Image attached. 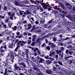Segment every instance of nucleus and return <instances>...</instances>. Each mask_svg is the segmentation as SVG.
Listing matches in <instances>:
<instances>
[{
	"mask_svg": "<svg viewBox=\"0 0 75 75\" xmlns=\"http://www.w3.org/2000/svg\"><path fill=\"white\" fill-rule=\"evenodd\" d=\"M53 20H54V19L52 18L51 20H50V21L47 22V25H50L51 23H52Z\"/></svg>",
	"mask_w": 75,
	"mask_h": 75,
	"instance_id": "nucleus-25",
	"label": "nucleus"
},
{
	"mask_svg": "<svg viewBox=\"0 0 75 75\" xmlns=\"http://www.w3.org/2000/svg\"><path fill=\"white\" fill-rule=\"evenodd\" d=\"M17 26H15L13 27L12 28V29L13 31H16L17 30Z\"/></svg>",
	"mask_w": 75,
	"mask_h": 75,
	"instance_id": "nucleus-19",
	"label": "nucleus"
},
{
	"mask_svg": "<svg viewBox=\"0 0 75 75\" xmlns=\"http://www.w3.org/2000/svg\"><path fill=\"white\" fill-rule=\"evenodd\" d=\"M14 43L13 42H12L11 43H9V45L8 46V48H13L14 46Z\"/></svg>",
	"mask_w": 75,
	"mask_h": 75,
	"instance_id": "nucleus-9",
	"label": "nucleus"
},
{
	"mask_svg": "<svg viewBox=\"0 0 75 75\" xmlns=\"http://www.w3.org/2000/svg\"><path fill=\"white\" fill-rule=\"evenodd\" d=\"M14 54H13V53H11L9 59L10 61H11L12 63L14 62Z\"/></svg>",
	"mask_w": 75,
	"mask_h": 75,
	"instance_id": "nucleus-5",
	"label": "nucleus"
},
{
	"mask_svg": "<svg viewBox=\"0 0 75 75\" xmlns=\"http://www.w3.org/2000/svg\"><path fill=\"white\" fill-rule=\"evenodd\" d=\"M48 37H49V35H45L44 36H43V38H48Z\"/></svg>",
	"mask_w": 75,
	"mask_h": 75,
	"instance_id": "nucleus-52",
	"label": "nucleus"
},
{
	"mask_svg": "<svg viewBox=\"0 0 75 75\" xmlns=\"http://www.w3.org/2000/svg\"><path fill=\"white\" fill-rule=\"evenodd\" d=\"M51 6H50V5H49V7H47V8H45V9H48V11H51Z\"/></svg>",
	"mask_w": 75,
	"mask_h": 75,
	"instance_id": "nucleus-37",
	"label": "nucleus"
},
{
	"mask_svg": "<svg viewBox=\"0 0 75 75\" xmlns=\"http://www.w3.org/2000/svg\"><path fill=\"white\" fill-rule=\"evenodd\" d=\"M7 6H4V8H3V10H5V11H6V10H7Z\"/></svg>",
	"mask_w": 75,
	"mask_h": 75,
	"instance_id": "nucleus-54",
	"label": "nucleus"
},
{
	"mask_svg": "<svg viewBox=\"0 0 75 75\" xmlns=\"http://www.w3.org/2000/svg\"><path fill=\"white\" fill-rule=\"evenodd\" d=\"M8 55L6 57V58H8H8L10 57V54L8 53Z\"/></svg>",
	"mask_w": 75,
	"mask_h": 75,
	"instance_id": "nucleus-61",
	"label": "nucleus"
},
{
	"mask_svg": "<svg viewBox=\"0 0 75 75\" xmlns=\"http://www.w3.org/2000/svg\"><path fill=\"white\" fill-rule=\"evenodd\" d=\"M28 45H30V44H31V40H28Z\"/></svg>",
	"mask_w": 75,
	"mask_h": 75,
	"instance_id": "nucleus-45",
	"label": "nucleus"
},
{
	"mask_svg": "<svg viewBox=\"0 0 75 75\" xmlns=\"http://www.w3.org/2000/svg\"><path fill=\"white\" fill-rule=\"evenodd\" d=\"M18 65H22L24 67H23V69H22V71H23V70H24V69H25V68H26V65L25 63L24 62H21V63H20L19 62H18Z\"/></svg>",
	"mask_w": 75,
	"mask_h": 75,
	"instance_id": "nucleus-3",
	"label": "nucleus"
},
{
	"mask_svg": "<svg viewBox=\"0 0 75 75\" xmlns=\"http://www.w3.org/2000/svg\"><path fill=\"white\" fill-rule=\"evenodd\" d=\"M35 45V43H34V42H32L31 45L32 46H34Z\"/></svg>",
	"mask_w": 75,
	"mask_h": 75,
	"instance_id": "nucleus-62",
	"label": "nucleus"
},
{
	"mask_svg": "<svg viewBox=\"0 0 75 75\" xmlns=\"http://www.w3.org/2000/svg\"><path fill=\"white\" fill-rule=\"evenodd\" d=\"M34 70H35V71H37V72H38V67H37V66H35L33 67Z\"/></svg>",
	"mask_w": 75,
	"mask_h": 75,
	"instance_id": "nucleus-30",
	"label": "nucleus"
},
{
	"mask_svg": "<svg viewBox=\"0 0 75 75\" xmlns=\"http://www.w3.org/2000/svg\"><path fill=\"white\" fill-rule=\"evenodd\" d=\"M16 38H22V36L21 35H18L15 37Z\"/></svg>",
	"mask_w": 75,
	"mask_h": 75,
	"instance_id": "nucleus-34",
	"label": "nucleus"
},
{
	"mask_svg": "<svg viewBox=\"0 0 75 75\" xmlns=\"http://www.w3.org/2000/svg\"><path fill=\"white\" fill-rule=\"evenodd\" d=\"M49 59L50 60V61H52H52H54L55 60L53 58L51 57H50Z\"/></svg>",
	"mask_w": 75,
	"mask_h": 75,
	"instance_id": "nucleus-41",
	"label": "nucleus"
},
{
	"mask_svg": "<svg viewBox=\"0 0 75 75\" xmlns=\"http://www.w3.org/2000/svg\"><path fill=\"white\" fill-rule=\"evenodd\" d=\"M31 65L32 66L33 68L37 66V65H36V64H35V63H32L31 64Z\"/></svg>",
	"mask_w": 75,
	"mask_h": 75,
	"instance_id": "nucleus-38",
	"label": "nucleus"
},
{
	"mask_svg": "<svg viewBox=\"0 0 75 75\" xmlns=\"http://www.w3.org/2000/svg\"><path fill=\"white\" fill-rule=\"evenodd\" d=\"M30 1L31 2H32V3H33V4H36V5H38V3H37V2H36V1H34L32 0H30Z\"/></svg>",
	"mask_w": 75,
	"mask_h": 75,
	"instance_id": "nucleus-28",
	"label": "nucleus"
},
{
	"mask_svg": "<svg viewBox=\"0 0 75 75\" xmlns=\"http://www.w3.org/2000/svg\"><path fill=\"white\" fill-rule=\"evenodd\" d=\"M56 46V45H55V44H54L53 43H52L50 47L51 48H52L54 49V48Z\"/></svg>",
	"mask_w": 75,
	"mask_h": 75,
	"instance_id": "nucleus-15",
	"label": "nucleus"
},
{
	"mask_svg": "<svg viewBox=\"0 0 75 75\" xmlns=\"http://www.w3.org/2000/svg\"><path fill=\"white\" fill-rule=\"evenodd\" d=\"M1 24L2 25H3V27H4V28H7V25L4 23L2 22Z\"/></svg>",
	"mask_w": 75,
	"mask_h": 75,
	"instance_id": "nucleus-26",
	"label": "nucleus"
},
{
	"mask_svg": "<svg viewBox=\"0 0 75 75\" xmlns=\"http://www.w3.org/2000/svg\"><path fill=\"white\" fill-rule=\"evenodd\" d=\"M40 38H38L37 40L36 41V43H37V42H38L39 41H40Z\"/></svg>",
	"mask_w": 75,
	"mask_h": 75,
	"instance_id": "nucleus-63",
	"label": "nucleus"
},
{
	"mask_svg": "<svg viewBox=\"0 0 75 75\" xmlns=\"http://www.w3.org/2000/svg\"><path fill=\"white\" fill-rule=\"evenodd\" d=\"M6 19L5 21V23H7L8 22V20H10V18L8 17V18H6Z\"/></svg>",
	"mask_w": 75,
	"mask_h": 75,
	"instance_id": "nucleus-32",
	"label": "nucleus"
},
{
	"mask_svg": "<svg viewBox=\"0 0 75 75\" xmlns=\"http://www.w3.org/2000/svg\"><path fill=\"white\" fill-rule=\"evenodd\" d=\"M57 62L60 65H63L62 64V63L61 61H57Z\"/></svg>",
	"mask_w": 75,
	"mask_h": 75,
	"instance_id": "nucleus-47",
	"label": "nucleus"
},
{
	"mask_svg": "<svg viewBox=\"0 0 75 75\" xmlns=\"http://www.w3.org/2000/svg\"><path fill=\"white\" fill-rule=\"evenodd\" d=\"M16 8L15 7L13 8V11L14 12H16Z\"/></svg>",
	"mask_w": 75,
	"mask_h": 75,
	"instance_id": "nucleus-60",
	"label": "nucleus"
},
{
	"mask_svg": "<svg viewBox=\"0 0 75 75\" xmlns=\"http://www.w3.org/2000/svg\"><path fill=\"white\" fill-rule=\"evenodd\" d=\"M46 72L48 74H51L52 72H53L52 71L51 69H50V70L47 69L46 71Z\"/></svg>",
	"mask_w": 75,
	"mask_h": 75,
	"instance_id": "nucleus-8",
	"label": "nucleus"
},
{
	"mask_svg": "<svg viewBox=\"0 0 75 75\" xmlns=\"http://www.w3.org/2000/svg\"><path fill=\"white\" fill-rule=\"evenodd\" d=\"M18 42H19V39H17L16 40H15V43H14V47H15L16 46V44H17Z\"/></svg>",
	"mask_w": 75,
	"mask_h": 75,
	"instance_id": "nucleus-20",
	"label": "nucleus"
},
{
	"mask_svg": "<svg viewBox=\"0 0 75 75\" xmlns=\"http://www.w3.org/2000/svg\"><path fill=\"white\" fill-rule=\"evenodd\" d=\"M18 54H19L20 56H23V57H24V55L25 54V52H23V51L19 50L18 51Z\"/></svg>",
	"mask_w": 75,
	"mask_h": 75,
	"instance_id": "nucleus-4",
	"label": "nucleus"
},
{
	"mask_svg": "<svg viewBox=\"0 0 75 75\" xmlns=\"http://www.w3.org/2000/svg\"><path fill=\"white\" fill-rule=\"evenodd\" d=\"M28 27L27 28V29L28 30H30L31 29V28L32 27V25H31V23H29L28 25Z\"/></svg>",
	"mask_w": 75,
	"mask_h": 75,
	"instance_id": "nucleus-16",
	"label": "nucleus"
},
{
	"mask_svg": "<svg viewBox=\"0 0 75 75\" xmlns=\"http://www.w3.org/2000/svg\"><path fill=\"white\" fill-rule=\"evenodd\" d=\"M57 8H58L57 7V6H55L53 7V8H54V9H55V10H57Z\"/></svg>",
	"mask_w": 75,
	"mask_h": 75,
	"instance_id": "nucleus-64",
	"label": "nucleus"
},
{
	"mask_svg": "<svg viewBox=\"0 0 75 75\" xmlns=\"http://www.w3.org/2000/svg\"><path fill=\"white\" fill-rule=\"evenodd\" d=\"M66 17H67L69 19L71 20V21H72V16L69 14H68L67 15Z\"/></svg>",
	"mask_w": 75,
	"mask_h": 75,
	"instance_id": "nucleus-13",
	"label": "nucleus"
},
{
	"mask_svg": "<svg viewBox=\"0 0 75 75\" xmlns=\"http://www.w3.org/2000/svg\"><path fill=\"white\" fill-rule=\"evenodd\" d=\"M11 31L8 30L6 32V34L7 35H11Z\"/></svg>",
	"mask_w": 75,
	"mask_h": 75,
	"instance_id": "nucleus-21",
	"label": "nucleus"
},
{
	"mask_svg": "<svg viewBox=\"0 0 75 75\" xmlns=\"http://www.w3.org/2000/svg\"><path fill=\"white\" fill-rule=\"evenodd\" d=\"M43 13H44V15H45L46 16L47 15V16H49V13H47L45 11L43 12Z\"/></svg>",
	"mask_w": 75,
	"mask_h": 75,
	"instance_id": "nucleus-46",
	"label": "nucleus"
},
{
	"mask_svg": "<svg viewBox=\"0 0 75 75\" xmlns=\"http://www.w3.org/2000/svg\"><path fill=\"white\" fill-rule=\"evenodd\" d=\"M59 5L61 6L62 8L65 11H66V10H67V8H66L65 7L62 3H61V2H60L59 3Z\"/></svg>",
	"mask_w": 75,
	"mask_h": 75,
	"instance_id": "nucleus-7",
	"label": "nucleus"
},
{
	"mask_svg": "<svg viewBox=\"0 0 75 75\" xmlns=\"http://www.w3.org/2000/svg\"><path fill=\"white\" fill-rule=\"evenodd\" d=\"M15 3L16 6H20V4L18 3V2L15 1Z\"/></svg>",
	"mask_w": 75,
	"mask_h": 75,
	"instance_id": "nucleus-40",
	"label": "nucleus"
},
{
	"mask_svg": "<svg viewBox=\"0 0 75 75\" xmlns=\"http://www.w3.org/2000/svg\"><path fill=\"white\" fill-rule=\"evenodd\" d=\"M45 21L43 20H40V24H42L43 25L44 24V23H45Z\"/></svg>",
	"mask_w": 75,
	"mask_h": 75,
	"instance_id": "nucleus-31",
	"label": "nucleus"
},
{
	"mask_svg": "<svg viewBox=\"0 0 75 75\" xmlns=\"http://www.w3.org/2000/svg\"><path fill=\"white\" fill-rule=\"evenodd\" d=\"M25 4H30V2L29 1H28V0H26L25 1Z\"/></svg>",
	"mask_w": 75,
	"mask_h": 75,
	"instance_id": "nucleus-58",
	"label": "nucleus"
},
{
	"mask_svg": "<svg viewBox=\"0 0 75 75\" xmlns=\"http://www.w3.org/2000/svg\"><path fill=\"white\" fill-rule=\"evenodd\" d=\"M36 35H34L32 36V41H34L36 40Z\"/></svg>",
	"mask_w": 75,
	"mask_h": 75,
	"instance_id": "nucleus-17",
	"label": "nucleus"
},
{
	"mask_svg": "<svg viewBox=\"0 0 75 75\" xmlns=\"http://www.w3.org/2000/svg\"><path fill=\"white\" fill-rule=\"evenodd\" d=\"M69 54L70 55H74V52H73L72 50H70L69 51Z\"/></svg>",
	"mask_w": 75,
	"mask_h": 75,
	"instance_id": "nucleus-23",
	"label": "nucleus"
},
{
	"mask_svg": "<svg viewBox=\"0 0 75 75\" xmlns=\"http://www.w3.org/2000/svg\"><path fill=\"white\" fill-rule=\"evenodd\" d=\"M74 62V59H71L69 60L68 61V62L69 63V64H72V62Z\"/></svg>",
	"mask_w": 75,
	"mask_h": 75,
	"instance_id": "nucleus-18",
	"label": "nucleus"
},
{
	"mask_svg": "<svg viewBox=\"0 0 75 75\" xmlns=\"http://www.w3.org/2000/svg\"><path fill=\"white\" fill-rule=\"evenodd\" d=\"M14 55H15V57H16V58H18V57H20V56L18 54H17L16 53H14Z\"/></svg>",
	"mask_w": 75,
	"mask_h": 75,
	"instance_id": "nucleus-33",
	"label": "nucleus"
},
{
	"mask_svg": "<svg viewBox=\"0 0 75 75\" xmlns=\"http://www.w3.org/2000/svg\"><path fill=\"white\" fill-rule=\"evenodd\" d=\"M36 1L37 3H38V4H40L44 8H47V7L50 6V4H47L46 3H43V0H42L41 1L40 0V1L36 0Z\"/></svg>",
	"mask_w": 75,
	"mask_h": 75,
	"instance_id": "nucleus-1",
	"label": "nucleus"
},
{
	"mask_svg": "<svg viewBox=\"0 0 75 75\" xmlns=\"http://www.w3.org/2000/svg\"><path fill=\"white\" fill-rule=\"evenodd\" d=\"M45 62L46 63L47 65H49L52 63V61H50V60H47L45 61Z\"/></svg>",
	"mask_w": 75,
	"mask_h": 75,
	"instance_id": "nucleus-10",
	"label": "nucleus"
},
{
	"mask_svg": "<svg viewBox=\"0 0 75 75\" xmlns=\"http://www.w3.org/2000/svg\"><path fill=\"white\" fill-rule=\"evenodd\" d=\"M53 40L54 42L57 41V38H55V37H54L53 39Z\"/></svg>",
	"mask_w": 75,
	"mask_h": 75,
	"instance_id": "nucleus-55",
	"label": "nucleus"
},
{
	"mask_svg": "<svg viewBox=\"0 0 75 75\" xmlns=\"http://www.w3.org/2000/svg\"><path fill=\"white\" fill-rule=\"evenodd\" d=\"M20 48L17 45L16 47V49L14 50V51H15V52H17L18 51V50Z\"/></svg>",
	"mask_w": 75,
	"mask_h": 75,
	"instance_id": "nucleus-35",
	"label": "nucleus"
},
{
	"mask_svg": "<svg viewBox=\"0 0 75 75\" xmlns=\"http://www.w3.org/2000/svg\"><path fill=\"white\" fill-rule=\"evenodd\" d=\"M36 7L38 10H39V9H40V8L41 7V6H36Z\"/></svg>",
	"mask_w": 75,
	"mask_h": 75,
	"instance_id": "nucleus-53",
	"label": "nucleus"
},
{
	"mask_svg": "<svg viewBox=\"0 0 75 75\" xmlns=\"http://www.w3.org/2000/svg\"><path fill=\"white\" fill-rule=\"evenodd\" d=\"M58 41L59 43H61V42H63V40H61L60 39H59L58 40Z\"/></svg>",
	"mask_w": 75,
	"mask_h": 75,
	"instance_id": "nucleus-39",
	"label": "nucleus"
},
{
	"mask_svg": "<svg viewBox=\"0 0 75 75\" xmlns=\"http://www.w3.org/2000/svg\"><path fill=\"white\" fill-rule=\"evenodd\" d=\"M46 49L48 50V51H50V46H47L46 47Z\"/></svg>",
	"mask_w": 75,
	"mask_h": 75,
	"instance_id": "nucleus-44",
	"label": "nucleus"
},
{
	"mask_svg": "<svg viewBox=\"0 0 75 75\" xmlns=\"http://www.w3.org/2000/svg\"><path fill=\"white\" fill-rule=\"evenodd\" d=\"M16 45L20 48L21 47H24V44L21 42V41L20 40L16 44Z\"/></svg>",
	"mask_w": 75,
	"mask_h": 75,
	"instance_id": "nucleus-2",
	"label": "nucleus"
},
{
	"mask_svg": "<svg viewBox=\"0 0 75 75\" xmlns=\"http://www.w3.org/2000/svg\"><path fill=\"white\" fill-rule=\"evenodd\" d=\"M37 51H38L37 53H38V55H40L41 57H44V54H41V53L40 52V50H39V49H38V50Z\"/></svg>",
	"mask_w": 75,
	"mask_h": 75,
	"instance_id": "nucleus-12",
	"label": "nucleus"
},
{
	"mask_svg": "<svg viewBox=\"0 0 75 75\" xmlns=\"http://www.w3.org/2000/svg\"><path fill=\"white\" fill-rule=\"evenodd\" d=\"M64 53H62V54L61 53H59V59H62L63 58V57H64Z\"/></svg>",
	"mask_w": 75,
	"mask_h": 75,
	"instance_id": "nucleus-11",
	"label": "nucleus"
},
{
	"mask_svg": "<svg viewBox=\"0 0 75 75\" xmlns=\"http://www.w3.org/2000/svg\"><path fill=\"white\" fill-rule=\"evenodd\" d=\"M25 54L26 55V57H28V52H25Z\"/></svg>",
	"mask_w": 75,
	"mask_h": 75,
	"instance_id": "nucleus-59",
	"label": "nucleus"
},
{
	"mask_svg": "<svg viewBox=\"0 0 75 75\" xmlns=\"http://www.w3.org/2000/svg\"><path fill=\"white\" fill-rule=\"evenodd\" d=\"M53 71H57V68L55 66H53V69H52Z\"/></svg>",
	"mask_w": 75,
	"mask_h": 75,
	"instance_id": "nucleus-42",
	"label": "nucleus"
},
{
	"mask_svg": "<svg viewBox=\"0 0 75 75\" xmlns=\"http://www.w3.org/2000/svg\"><path fill=\"white\" fill-rule=\"evenodd\" d=\"M67 13V12H64V14H63V15L61 14V16H62V18H65V14Z\"/></svg>",
	"mask_w": 75,
	"mask_h": 75,
	"instance_id": "nucleus-36",
	"label": "nucleus"
},
{
	"mask_svg": "<svg viewBox=\"0 0 75 75\" xmlns=\"http://www.w3.org/2000/svg\"><path fill=\"white\" fill-rule=\"evenodd\" d=\"M19 14L21 15L23 17H25V14H26V12H24V11H19Z\"/></svg>",
	"mask_w": 75,
	"mask_h": 75,
	"instance_id": "nucleus-6",
	"label": "nucleus"
},
{
	"mask_svg": "<svg viewBox=\"0 0 75 75\" xmlns=\"http://www.w3.org/2000/svg\"><path fill=\"white\" fill-rule=\"evenodd\" d=\"M14 67H15V69H16V70H17V69H18L19 68H20V67H18V66H15Z\"/></svg>",
	"mask_w": 75,
	"mask_h": 75,
	"instance_id": "nucleus-50",
	"label": "nucleus"
},
{
	"mask_svg": "<svg viewBox=\"0 0 75 75\" xmlns=\"http://www.w3.org/2000/svg\"><path fill=\"white\" fill-rule=\"evenodd\" d=\"M25 13H26V14L27 15H28V14H31V13L30 11H29L28 10L25 11Z\"/></svg>",
	"mask_w": 75,
	"mask_h": 75,
	"instance_id": "nucleus-24",
	"label": "nucleus"
},
{
	"mask_svg": "<svg viewBox=\"0 0 75 75\" xmlns=\"http://www.w3.org/2000/svg\"><path fill=\"white\" fill-rule=\"evenodd\" d=\"M38 61L39 63H42L44 61H45V60L43 59L42 58H40V59Z\"/></svg>",
	"mask_w": 75,
	"mask_h": 75,
	"instance_id": "nucleus-14",
	"label": "nucleus"
},
{
	"mask_svg": "<svg viewBox=\"0 0 75 75\" xmlns=\"http://www.w3.org/2000/svg\"><path fill=\"white\" fill-rule=\"evenodd\" d=\"M5 61H6V62L7 64H8V63L10 64V61H8V59H6Z\"/></svg>",
	"mask_w": 75,
	"mask_h": 75,
	"instance_id": "nucleus-51",
	"label": "nucleus"
},
{
	"mask_svg": "<svg viewBox=\"0 0 75 75\" xmlns=\"http://www.w3.org/2000/svg\"><path fill=\"white\" fill-rule=\"evenodd\" d=\"M4 48V49H7V47L6 46V45H5L4 46H1V48H0V50H1L2 48Z\"/></svg>",
	"mask_w": 75,
	"mask_h": 75,
	"instance_id": "nucleus-27",
	"label": "nucleus"
},
{
	"mask_svg": "<svg viewBox=\"0 0 75 75\" xmlns=\"http://www.w3.org/2000/svg\"><path fill=\"white\" fill-rule=\"evenodd\" d=\"M64 55H65L64 58H65V59H68L69 58H71V57H72V56H68L67 55H66L64 54Z\"/></svg>",
	"mask_w": 75,
	"mask_h": 75,
	"instance_id": "nucleus-22",
	"label": "nucleus"
},
{
	"mask_svg": "<svg viewBox=\"0 0 75 75\" xmlns=\"http://www.w3.org/2000/svg\"><path fill=\"white\" fill-rule=\"evenodd\" d=\"M47 44H48V45H50L52 44V43H51V42L49 41L48 42V43H47Z\"/></svg>",
	"mask_w": 75,
	"mask_h": 75,
	"instance_id": "nucleus-48",
	"label": "nucleus"
},
{
	"mask_svg": "<svg viewBox=\"0 0 75 75\" xmlns=\"http://www.w3.org/2000/svg\"><path fill=\"white\" fill-rule=\"evenodd\" d=\"M59 12H61V13H62L63 14H64L65 13V11H62V9H60V10L59 11Z\"/></svg>",
	"mask_w": 75,
	"mask_h": 75,
	"instance_id": "nucleus-43",
	"label": "nucleus"
},
{
	"mask_svg": "<svg viewBox=\"0 0 75 75\" xmlns=\"http://www.w3.org/2000/svg\"><path fill=\"white\" fill-rule=\"evenodd\" d=\"M32 50H33L34 52H36V51H38V48H35L34 49V48L33 47L32 48Z\"/></svg>",
	"mask_w": 75,
	"mask_h": 75,
	"instance_id": "nucleus-29",
	"label": "nucleus"
},
{
	"mask_svg": "<svg viewBox=\"0 0 75 75\" xmlns=\"http://www.w3.org/2000/svg\"><path fill=\"white\" fill-rule=\"evenodd\" d=\"M45 58L46 59H49V56L48 55H47L45 57Z\"/></svg>",
	"mask_w": 75,
	"mask_h": 75,
	"instance_id": "nucleus-56",
	"label": "nucleus"
},
{
	"mask_svg": "<svg viewBox=\"0 0 75 75\" xmlns=\"http://www.w3.org/2000/svg\"><path fill=\"white\" fill-rule=\"evenodd\" d=\"M69 49H67L65 51L66 54H68V53H69Z\"/></svg>",
	"mask_w": 75,
	"mask_h": 75,
	"instance_id": "nucleus-49",
	"label": "nucleus"
},
{
	"mask_svg": "<svg viewBox=\"0 0 75 75\" xmlns=\"http://www.w3.org/2000/svg\"><path fill=\"white\" fill-rule=\"evenodd\" d=\"M26 60L28 61H30V59L28 56L26 57Z\"/></svg>",
	"mask_w": 75,
	"mask_h": 75,
	"instance_id": "nucleus-57",
	"label": "nucleus"
}]
</instances>
